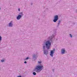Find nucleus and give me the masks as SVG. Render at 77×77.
Listing matches in <instances>:
<instances>
[{
    "label": "nucleus",
    "instance_id": "ddd939ff",
    "mask_svg": "<svg viewBox=\"0 0 77 77\" xmlns=\"http://www.w3.org/2000/svg\"><path fill=\"white\" fill-rule=\"evenodd\" d=\"M2 36H0V41H2Z\"/></svg>",
    "mask_w": 77,
    "mask_h": 77
},
{
    "label": "nucleus",
    "instance_id": "1a4fd4ad",
    "mask_svg": "<svg viewBox=\"0 0 77 77\" xmlns=\"http://www.w3.org/2000/svg\"><path fill=\"white\" fill-rule=\"evenodd\" d=\"M60 21V20H59L58 21V23H57V27H59V26L60 25V23H61Z\"/></svg>",
    "mask_w": 77,
    "mask_h": 77
},
{
    "label": "nucleus",
    "instance_id": "6ab92c4d",
    "mask_svg": "<svg viewBox=\"0 0 77 77\" xmlns=\"http://www.w3.org/2000/svg\"><path fill=\"white\" fill-rule=\"evenodd\" d=\"M17 77H21V75L18 76H17Z\"/></svg>",
    "mask_w": 77,
    "mask_h": 77
},
{
    "label": "nucleus",
    "instance_id": "2eb2a0df",
    "mask_svg": "<svg viewBox=\"0 0 77 77\" xmlns=\"http://www.w3.org/2000/svg\"><path fill=\"white\" fill-rule=\"evenodd\" d=\"M29 57H27V58H26V60H27L28 59H29Z\"/></svg>",
    "mask_w": 77,
    "mask_h": 77
},
{
    "label": "nucleus",
    "instance_id": "f8f14e48",
    "mask_svg": "<svg viewBox=\"0 0 77 77\" xmlns=\"http://www.w3.org/2000/svg\"><path fill=\"white\" fill-rule=\"evenodd\" d=\"M38 63L39 64H40L41 63H42V62L41 61H38Z\"/></svg>",
    "mask_w": 77,
    "mask_h": 77
},
{
    "label": "nucleus",
    "instance_id": "412c9836",
    "mask_svg": "<svg viewBox=\"0 0 77 77\" xmlns=\"http://www.w3.org/2000/svg\"><path fill=\"white\" fill-rule=\"evenodd\" d=\"M0 10H1V8L0 7Z\"/></svg>",
    "mask_w": 77,
    "mask_h": 77
},
{
    "label": "nucleus",
    "instance_id": "f257e3e1",
    "mask_svg": "<svg viewBox=\"0 0 77 77\" xmlns=\"http://www.w3.org/2000/svg\"><path fill=\"white\" fill-rule=\"evenodd\" d=\"M54 37V35H52V36H51L48 38L49 40L47 41L45 43V45H44L43 46V49L44 51V53L45 55H47L48 53V50H45L46 48L48 50L50 49L51 48V43L54 42V40H53V38Z\"/></svg>",
    "mask_w": 77,
    "mask_h": 77
},
{
    "label": "nucleus",
    "instance_id": "aec40b11",
    "mask_svg": "<svg viewBox=\"0 0 77 77\" xmlns=\"http://www.w3.org/2000/svg\"><path fill=\"white\" fill-rule=\"evenodd\" d=\"M33 5V3H31V5Z\"/></svg>",
    "mask_w": 77,
    "mask_h": 77
},
{
    "label": "nucleus",
    "instance_id": "5701e85b",
    "mask_svg": "<svg viewBox=\"0 0 77 77\" xmlns=\"http://www.w3.org/2000/svg\"><path fill=\"white\" fill-rule=\"evenodd\" d=\"M73 23V24H74V23Z\"/></svg>",
    "mask_w": 77,
    "mask_h": 77
},
{
    "label": "nucleus",
    "instance_id": "423d86ee",
    "mask_svg": "<svg viewBox=\"0 0 77 77\" xmlns=\"http://www.w3.org/2000/svg\"><path fill=\"white\" fill-rule=\"evenodd\" d=\"M37 57H38V55L37 54H34L33 56V58L34 60H36L37 59Z\"/></svg>",
    "mask_w": 77,
    "mask_h": 77
},
{
    "label": "nucleus",
    "instance_id": "20e7f679",
    "mask_svg": "<svg viewBox=\"0 0 77 77\" xmlns=\"http://www.w3.org/2000/svg\"><path fill=\"white\" fill-rule=\"evenodd\" d=\"M54 19L53 20L54 23H56L58 20H59V16L57 15H55L54 16Z\"/></svg>",
    "mask_w": 77,
    "mask_h": 77
},
{
    "label": "nucleus",
    "instance_id": "9d476101",
    "mask_svg": "<svg viewBox=\"0 0 77 77\" xmlns=\"http://www.w3.org/2000/svg\"><path fill=\"white\" fill-rule=\"evenodd\" d=\"M32 74L34 75H36V73L35 72H33Z\"/></svg>",
    "mask_w": 77,
    "mask_h": 77
},
{
    "label": "nucleus",
    "instance_id": "a211bd4d",
    "mask_svg": "<svg viewBox=\"0 0 77 77\" xmlns=\"http://www.w3.org/2000/svg\"><path fill=\"white\" fill-rule=\"evenodd\" d=\"M18 11H20V8H19L18 9Z\"/></svg>",
    "mask_w": 77,
    "mask_h": 77
},
{
    "label": "nucleus",
    "instance_id": "f03ea898",
    "mask_svg": "<svg viewBox=\"0 0 77 77\" xmlns=\"http://www.w3.org/2000/svg\"><path fill=\"white\" fill-rule=\"evenodd\" d=\"M44 68V66L42 64H39L35 68V70H36L37 72H40Z\"/></svg>",
    "mask_w": 77,
    "mask_h": 77
},
{
    "label": "nucleus",
    "instance_id": "4468645a",
    "mask_svg": "<svg viewBox=\"0 0 77 77\" xmlns=\"http://www.w3.org/2000/svg\"><path fill=\"white\" fill-rule=\"evenodd\" d=\"M1 62H5V60H1Z\"/></svg>",
    "mask_w": 77,
    "mask_h": 77
},
{
    "label": "nucleus",
    "instance_id": "7ed1b4c3",
    "mask_svg": "<svg viewBox=\"0 0 77 77\" xmlns=\"http://www.w3.org/2000/svg\"><path fill=\"white\" fill-rule=\"evenodd\" d=\"M23 12H20L19 13V14L18 15V16L17 17V19L18 20H20L21 18V17H23Z\"/></svg>",
    "mask_w": 77,
    "mask_h": 77
},
{
    "label": "nucleus",
    "instance_id": "4be33fe9",
    "mask_svg": "<svg viewBox=\"0 0 77 77\" xmlns=\"http://www.w3.org/2000/svg\"><path fill=\"white\" fill-rule=\"evenodd\" d=\"M76 12H77V10H76Z\"/></svg>",
    "mask_w": 77,
    "mask_h": 77
},
{
    "label": "nucleus",
    "instance_id": "39448f33",
    "mask_svg": "<svg viewBox=\"0 0 77 77\" xmlns=\"http://www.w3.org/2000/svg\"><path fill=\"white\" fill-rule=\"evenodd\" d=\"M55 51V49L54 48L53 50L51 51L50 52V55L51 57H53V55L54 54V51Z\"/></svg>",
    "mask_w": 77,
    "mask_h": 77
},
{
    "label": "nucleus",
    "instance_id": "0eeeda50",
    "mask_svg": "<svg viewBox=\"0 0 77 77\" xmlns=\"http://www.w3.org/2000/svg\"><path fill=\"white\" fill-rule=\"evenodd\" d=\"M13 23V21H11L9 23L8 25L9 27H11L13 26V23Z\"/></svg>",
    "mask_w": 77,
    "mask_h": 77
},
{
    "label": "nucleus",
    "instance_id": "9b49d317",
    "mask_svg": "<svg viewBox=\"0 0 77 77\" xmlns=\"http://www.w3.org/2000/svg\"><path fill=\"white\" fill-rule=\"evenodd\" d=\"M69 35L70 36L71 38H72V35L71 34H69Z\"/></svg>",
    "mask_w": 77,
    "mask_h": 77
},
{
    "label": "nucleus",
    "instance_id": "dca6fc26",
    "mask_svg": "<svg viewBox=\"0 0 77 77\" xmlns=\"http://www.w3.org/2000/svg\"><path fill=\"white\" fill-rule=\"evenodd\" d=\"M24 63H27V62L26 61H25L24 62Z\"/></svg>",
    "mask_w": 77,
    "mask_h": 77
},
{
    "label": "nucleus",
    "instance_id": "6e6552de",
    "mask_svg": "<svg viewBox=\"0 0 77 77\" xmlns=\"http://www.w3.org/2000/svg\"><path fill=\"white\" fill-rule=\"evenodd\" d=\"M65 50L64 49H63L61 50V54H65Z\"/></svg>",
    "mask_w": 77,
    "mask_h": 77
},
{
    "label": "nucleus",
    "instance_id": "f3484780",
    "mask_svg": "<svg viewBox=\"0 0 77 77\" xmlns=\"http://www.w3.org/2000/svg\"><path fill=\"white\" fill-rule=\"evenodd\" d=\"M52 71L53 72H54V69H52Z\"/></svg>",
    "mask_w": 77,
    "mask_h": 77
}]
</instances>
